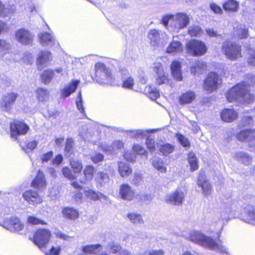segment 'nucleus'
<instances>
[{
    "label": "nucleus",
    "mask_w": 255,
    "mask_h": 255,
    "mask_svg": "<svg viewBox=\"0 0 255 255\" xmlns=\"http://www.w3.org/2000/svg\"><path fill=\"white\" fill-rule=\"evenodd\" d=\"M252 81L246 84L242 82L232 88L226 94V98L229 102L237 101L239 103L249 104L255 100L253 95L249 93V86L254 84L255 77L251 76Z\"/></svg>",
    "instance_id": "nucleus-1"
},
{
    "label": "nucleus",
    "mask_w": 255,
    "mask_h": 255,
    "mask_svg": "<svg viewBox=\"0 0 255 255\" xmlns=\"http://www.w3.org/2000/svg\"><path fill=\"white\" fill-rule=\"evenodd\" d=\"M188 239L192 242L205 248H209L217 252L227 253V248L221 244H217L210 237L207 236L198 231H192L190 233Z\"/></svg>",
    "instance_id": "nucleus-2"
},
{
    "label": "nucleus",
    "mask_w": 255,
    "mask_h": 255,
    "mask_svg": "<svg viewBox=\"0 0 255 255\" xmlns=\"http://www.w3.org/2000/svg\"><path fill=\"white\" fill-rule=\"evenodd\" d=\"M96 77L98 82L102 84L112 85L115 82V78L109 68L102 63L98 62L95 65Z\"/></svg>",
    "instance_id": "nucleus-3"
},
{
    "label": "nucleus",
    "mask_w": 255,
    "mask_h": 255,
    "mask_svg": "<svg viewBox=\"0 0 255 255\" xmlns=\"http://www.w3.org/2000/svg\"><path fill=\"white\" fill-rule=\"evenodd\" d=\"M96 77L98 82L102 84L112 85L115 82V78L109 68L102 63L98 62L95 65Z\"/></svg>",
    "instance_id": "nucleus-4"
},
{
    "label": "nucleus",
    "mask_w": 255,
    "mask_h": 255,
    "mask_svg": "<svg viewBox=\"0 0 255 255\" xmlns=\"http://www.w3.org/2000/svg\"><path fill=\"white\" fill-rule=\"evenodd\" d=\"M96 77L98 82L102 84L112 85L115 82V78L109 68L102 63L98 62L95 65Z\"/></svg>",
    "instance_id": "nucleus-5"
},
{
    "label": "nucleus",
    "mask_w": 255,
    "mask_h": 255,
    "mask_svg": "<svg viewBox=\"0 0 255 255\" xmlns=\"http://www.w3.org/2000/svg\"><path fill=\"white\" fill-rule=\"evenodd\" d=\"M223 53L228 59L235 61L242 57V46L231 41H226L222 45Z\"/></svg>",
    "instance_id": "nucleus-6"
},
{
    "label": "nucleus",
    "mask_w": 255,
    "mask_h": 255,
    "mask_svg": "<svg viewBox=\"0 0 255 255\" xmlns=\"http://www.w3.org/2000/svg\"><path fill=\"white\" fill-rule=\"evenodd\" d=\"M186 49L188 53L195 56H202L207 51V47L205 43L196 39L189 41L186 44Z\"/></svg>",
    "instance_id": "nucleus-7"
},
{
    "label": "nucleus",
    "mask_w": 255,
    "mask_h": 255,
    "mask_svg": "<svg viewBox=\"0 0 255 255\" xmlns=\"http://www.w3.org/2000/svg\"><path fill=\"white\" fill-rule=\"evenodd\" d=\"M148 37L150 40L151 45L155 48L163 47L169 38L165 32H159L156 29H152L150 31Z\"/></svg>",
    "instance_id": "nucleus-8"
},
{
    "label": "nucleus",
    "mask_w": 255,
    "mask_h": 255,
    "mask_svg": "<svg viewBox=\"0 0 255 255\" xmlns=\"http://www.w3.org/2000/svg\"><path fill=\"white\" fill-rule=\"evenodd\" d=\"M51 237V232L47 229H40L34 234L32 242L39 249L44 248Z\"/></svg>",
    "instance_id": "nucleus-9"
},
{
    "label": "nucleus",
    "mask_w": 255,
    "mask_h": 255,
    "mask_svg": "<svg viewBox=\"0 0 255 255\" xmlns=\"http://www.w3.org/2000/svg\"><path fill=\"white\" fill-rule=\"evenodd\" d=\"M190 23L189 15L185 12H177L174 14L173 21H171L170 26L177 32L187 26Z\"/></svg>",
    "instance_id": "nucleus-10"
},
{
    "label": "nucleus",
    "mask_w": 255,
    "mask_h": 255,
    "mask_svg": "<svg viewBox=\"0 0 255 255\" xmlns=\"http://www.w3.org/2000/svg\"><path fill=\"white\" fill-rule=\"evenodd\" d=\"M221 83V79L219 76L215 73H209L205 80L203 88L208 93L216 90Z\"/></svg>",
    "instance_id": "nucleus-11"
},
{
    "label": "nucleus",
    "mask_w": 255,
    "mask_h": 255,
    "mask_svg": "<svg viewBox=\"0 0 255 255\" xmlns=\"http://www.w3.org/2000/svg\"><path fill=\"white\" fill-rule=\"evenodd\" d=\"M2 226L6 230L14 233H19L24 228V224L16 217L5 219L3 222Z\"/></svg>",
    "instance_id": "nucleus-12"
},
{
    "label": "nucleus",
    "mask_w": 255,
    "mask_h": 255,
    "mask_svg": "<svg viewBox=\"0 0 255 255\" xmlns=\"http://www.w3.org/2000/svg\"><path fill=\"white\" fill-rule=\"evenodd\" d=\"M18 97V94L13 92H7L4 94L0 102L2 110L8 112H10Z\"/></svg>",
    "instance_id": "nucleus-13"
},
{
    "label": "nucleus",
    "mask_w": 255,
    "mask_h": 255,
    "mask_svg": "<svg viewBox=\"0 0 255 255\" xmlns=\"http://www.w3.org/2000/svg\"><path fill=\"white\" fill-rule=\"evenodd\" d=\"M16 41L23 45L31 44L33 40V35L31 32L25 28H20L15 33Z\"/></svg>",
    "instance_id": "nucleus-14"
},
{
    "label": "nucleus",
    "mask_w": 255,
    "mask_h": 255,
    "mask_svg": "<svg viewBox=\"0 0 255 255\" xmlns=\"http://www.w3.org/2000/svg\"><path fill=\"white\" fill-rule=\"evenodd\" d=\"M10 136L12 138L17 139L20 135L25 134L29 128L25 123L20 121H14L10 124Z\"/></svg>",
    "instance_id": "nucleus-15"
},
{
    "label": "nucleus",
    "mask_w": 255,
    "mask_h": 255,
    "mask_svg": "<svg viewBox=\"0 0 255 255\" xmlns=\"http://www.w3.org/2000/svg\"><path fill=\"white\" fill-rule=\"evenodd\" d=\"M185 194L182 188H179L175 191L167 195L165 200L168 203L173 205L179 206L182 204L185 197Z\"/></svg>",
    "instance_id": "nucleus-16"
},
{
    "label": "nucleus",
    "mask_w": 255,
    "mask_h": 255,
    "mask_svg": "<svg viewBox=\"0 0 255 255\" xmlns=\"http://www.w3.org/2000/svg\"><path fill=\"white\" fill-rule=\"evenodd\" d=\"M99 147L105 152L108 154H115L124 147V143L120 140H116L111 145H109L105 142H102Z\"/></svg>",
    "instance_id": "nucleus-17"
},
{
    "label": "nucleus",
    "mask_w": 255,
    "mask_h": 255,
    "mask_svg": "<svg viewBox=\"0 0 255 255\" xmlns=\"http://www.w3.org/2000/svg\"><path fill=\"white\" fill-rule=\"evenodd\" d=\"M178 36H173L172 40L166 49L168 54L175 55L183 51V47L182 43L177 40Z\"/></svg>",
    "instance_id": "nucleus-18"
},
{
    "label": "nucleus",
    "mask_w": 255,
    "mask_h": 255,
    "mask_svg": "<svg viewBox=\"0 0 255 255\" xmlns=\"http://www.w3.org/2000/svg\"><path fill=\"white\" fill-rule=\"evenodd\" d=\"M153 69L157 75L156 82L157 84H165L168 82V75L165 73L163 66L160 63H155Z\"/></svg>",
    "instance_id": "nucleus-19"
},
{
    "label": "nucleus",
    "mask_w": 255,
    "mask_h": 255,
    "mask_svg": "<svg viewBox=\"0 0 255 255\" xmlns=\"http://www.w3.org/2000/svg\"><path fill=\"white\" fill-rule=\"evenodd\" d=\"M22 197L30 204H37L42 202V198L37 192L32 190L25 191L22 194Z\"/></svg>",
    "instance_id": "nucleus-20"
},
{
    "label": "nucleus",
    "mask_w": 255,
    "mask_h": 255,
    "mask_svg": "<svg viewBox=\"0 0 255 255\" xmlns=\"http://www.w3.org/2000/svg\"><path fill=\"white\" fill-rule=\"evenodd\" d=\"M197 185L201 188L202 193L206 196L210 195L212 190V186L207 179L204 174L200 173L197 181Z\"/></svg>",
    "instance_id": "nucleus-21"
},
{
    "label": "nucleus",
    "mask_w": 255,
    "mask_h": 255,
    "mask_svg": "<svg viewBox=\"0 0 255 255\" xmlns=\"http://www.w3.org/2000/svg\"><path fill=\"white\" fill-rule=\"evenodd\" d=\"M222 121L227 123H231L236 120L238 116L237 111L233 109H224L220 114Z\"/></svg>",
    "instance_id": "nucleus-22"
},
{
    "label": "nucleus",
    "mask_w": 255,
    "mask_h": 255,
    "mask_svg": "<svg viewBox=\"0 0 255 255\" xmlns=\"http://www.w3.org/2000/svg\"><path fill=\"white\" fill-rule=\"evenodd\" d=\"M120 195L125 200L131 201L134 197V192L128 184H122L120 188Z\"/></svg>",
    "instance_id": "nucleus-23"
},
{
    "label": "nucleus",
    "mask_w": 255,
    "mask_h": 255,
    "mask_svg": "<svg viewBox=\"0 0 255 255\" xmlns=\"http://www.w3.org/2000/svg\"><path fill=\"white\" fill-rule=\"evenodd\" d=\"M80 84L79 80H73L66 86L61 90V97L62 99H65L69 97L76 90L78 86Z\"/></svg>",
    "instance_id": "nucleus-24"
},
{
    "label": "nucleus",
    "mask_w": 255,
    "mask_h": 255,
    "mask_svg": "<svg viewBox=\"0 0 255 255\" xmlns=\"http://www.w3.org/2000/svg\"><path fill=\"white\" fill-rule=\"evenodd\" d=\"M242 220L246 223L255 225V207L249 206L245 209Z\"/></svg>",
    "instance_id": "nucleus-25"
},
{
    "label": "nucleus",
    "mask_w": 255,
    "mask_h": 255,
    "mask_svg": "<svg viewBox=\"0 0 255 255\" xmlns=\"http://www.w3.org/2000/svg\"><path fill=\"white\" fill-rule=\"evenodd\" d=\"M233 157L239 162L245 166L250 165L252 162V157L248 153L244 151H239L236 152Z\"/></svg>",
    "instance_id": "nucleus-26"
},
{
    "label": "nucleus",
    "mask_w": 255,
    "mask_h": 255,
    "mask_svg": "<svg viewBox=\"0 0 255 255\" xmlns=\"http://www.w3.org/2000/svg\"><path fill=\"white\" fill-rule=\"evenodd\" d=\"M51 59V54L48 51H41L37 58L36 63L38 69L42 70Z\"/></svg>",
    "instance_id": "nucleus-27"
},
{
    "label": "nucleus",
    "mask_w": 255,
    "mask_h": 255,
    "mask_svg": "<svg viewBox=\"0 0 255 255\" xmlns=\"http://www.w3.org/2000/svg\"><path fill=\"white\" fill-rule=\"evenodd\" d=\"M63 218L69 220H76L79 218V214L78 210L72 207H65L62 211Z\"/></svg>",
    "instance_id": "nucleus-28"
},
{
    "label": "nucleus",
    "mask_w": 255,
    "mask_h": 255,
    "mask_svg": "<svg viewBox=\"0 0 255 255\" xmlns=\"http://www.w3.org/2000/svg\"><path fill=\"white\" fill-rule=\"evenodd\" d=\"M237 138L241 141H255V130H243L238 134Z\"/></svg>",
    "instance_id": "nucleus-29"
},
{
    "label": "nucleus",
    "mask_w": 255,
    "mask_h": 255,
    "mask_svg": "<svg viewBox=\"0 0 255 255\" xmlns=\"http://www.w3.org/2000/svg\"><path fill=\"white\" fill-rule=\"evenodd\" d=\"M181 68V63L177 61H173L171 64L170 68L172 76L178 81H182L183 78Z\"/></svg>",
    "instance_id": "nucleus-30"
},
{
    "label": "nucleus",
    "mask_w": 255,
    "mask_h": 255,
    "mask_svg": "<svg viewBox=\"0 0 255 255\" xmlns=\"http://www.w3.org/2000/svg\"><path fill=\"white\" fill-rule=\"evenodd\" d=\"M40 43L43 46L52 45L54 42L53 36L48 32H42L38 34Z\"/></svg>",
    "instance_id": "nucleus-31"
},
{
    "label": "nucleus",
    "mask_w": 255,
    "mask_h": 255,
    "mask_svg": "<svg viewBox=\"0 0 255 255\" xmlns=\"http://www.w3.org/2000/svg\"><path fill=\"white\" fill-rule=\"evenodd\" d=\"M33 187L37 188L39 190L45 189L46 186V183L44 175L43 173L39 171L37 176L31 183Z\"/></svg>",
    "instance_id": "nucleus-32"
},
{
    "label": "nucleus",
    "mask_w": 255,
    "mask_h": 255,
    "mask_svg": "<svg viewBox=\"0 0 255 255\" xmlns=\"http://www.w3.org/2000/svg\"><path fill=\"white\" fill-rule=\"evenodd\" d=\"M206 64L202 61H197L193 63L190 67L191 74L196 75L201 74L206 69Z\"/></svg>",
    "instance_id": "nucleus-33"
},
{
    "label": "nucleus",
    "mask_w": 255,
    "mask_h": 255,
    "mask_svg": "<svg viewBox=\"0 0 255 255\" xmlns=\"http://www.w3.org/2000/svg\"><path fill=\"white\" fill-rule=\"evenodd\" d=\"M95 171V169L93 166L91 165H86L83 170L84 178L80 179V182L85 184L87 181L92 180Z\"/></svg>",
    "instance_id": "nucleus-34"
},
{
    "label": "nucleus",
    "mask_w": 255,
    "mask_h": 255,
    "mask_svg": "<svg viewBox=\"0 0 255 255\" xmlns=\"http://www.w3.org/2000/svg\"><path fill=\"white\" fill-rule=\"evenodd\" d=\"M239 2L235 0H228L223 5V9L228 12H236L239 9Z\"/></svg>",
    "instance_id": "nucleus-35"
},
{
    "label": "nucleus",
    "mask_w": 255,
    "mask_h": 255,
    "mask_svg": "<svg viewBox=\"0 0 255 255\" xmlns=\"http://www.w3.org/2000/svg\"><path fill=\"white\" fill-rule=\"evenodd\" d=\"M155 129L152 130H142V129H133L128 131L129 136L131 137L135 138L137 139L143 138L146 137L148 133L150 132H154Z\"/></svg>",
    "instance_id": "nucleus-36"
},
{
    "label": "nucleus",
    "mask_w": 255,
    "mask_h": 255,
    "mask_svg": "<svg viewBox=\"0 0 255 255\" xmlns=\"http://www.w3.org/2000/svg\"><path fill=\"white\" fill-rule=\"evenodd\" d=\"M95 180L98 187L103 186L110 181L109 175L104 172H98L96 175Z\"/></svg>",
    "instance_id": "nucleus-37"
},
{
    "label": "nucleus",
    "mask_w": 255,
    "mask_h": 255,
    "mask_svg": "<svg viewBox=\"0 0 255 255\" xmlns=\"http://www.w3.org/2000/svg\"><path fill=\"white\" fill-rule=\"evenodd\" d=\"M195 93L189 91L182 94L179 97V102L181 104H190L196 98Z\"/></svg>",
    "instance_id": "nucleus-38"
},
{
    "label": "nucleus",
    "mask_w": 255,
    "mask_h": 255,
    "mask_svg": "<svg viewBox=\"0 0 255 255\" xmlns=\"http://www.w3.org/2000/svg\"><path fill=\"white\" fill-rule=\"evenodd\" d=\"M140 91L143 92L152 100H156L159 96L158 91L156 89L152 88L150 86H146L144 89L140 88Z\"/></svg>",
    "instance_id": "nucleus-39"
},
{
    "label": "nucleus",
    "mask_w": 255,
    "mask_h": 255,
    "mask_svg": "<svg viewBox=\"0 0 255 255\" xmlns=\"http://www.w3.org/2000/svg\"><path fill=\"white\" fill-rule=\"evenodd\" d=\"M118 166V170L122 177H127L131 173L132 169L128 164L121 161L119 162Z\"/></svg>",
    "instance_id": "nucleus-40"
},
{
    "label": "nucleus",
    "mask_w": 255,
    "mask_h": 255,
    "mask_svg": "<svg viewBox=\"0 0 255 255\" xmlns=\"http://www.w3.org/2000/svg\"><path fill=\"white\" fill-rule=\"evenodd\" d=\"M122 81L123 87L124 88L131 89L134 84L133 78L129 75V73L123 74Z\"/></svg>",
    "instance_id": "nucleus-41"
},
{
    "label": "nucleus",
    "mask_w": 255,
    "mask_h": 255,
    "mask_svg": "<svg viewBox=\"0 0 255 255\" xmlns=\"http://www.w3.org/2000/svg\"><path fill=\"white\" fill-rule=\"evenodd\" d=\"M188 162L190 166V170L194 171L198 168V160L193 152H190L188 155Z\"/></svg>",
    "instance_id": "nucleus-42"
},
{
    "label": "nucleus",
    "mask_w": 255,
    "mask_h": 255,
    "mask_svg": "<svg viewBox=\"0 0 255 255\" xmlns=\"http://www.w3.org/2000/svg\"><path fill=\"white\" fill-rule=\"evenodd\" d=\"M152 163L154 168L160 172H166V167L165 166L162 159L155 157L153 159Z\"/></svg>",
    "instance_id": "nucleus-43"
},
{
    "label": "nucleus",
    "mask_w": 255,
    "mask_h": 255,
    "mask_svg": "<svg viewBox=\"0 0 255 255\" xmlns=\"http://www.w3.org/2000/svg\"><path fill=\"white\" fill-rule=\"evenodd\" d=\"M157 147L159 148V151L163 155L167 156L171 153L174 150V145L165 143L163 144H157Z\"/></svg>",
    "instance_id": "nucleus-44"
},
{
    "label": "nucleus",
    "mask_w": 255,
    "mask_h": 255,
    "mask_svg": "<svg viewBox=\"0 0 255 255\" xmlns=\"http://www.w3.org/2000/svg\"><path fill=\"white\" fill-rule=\"evenodd\" d=\"M11 49L10 43L6 40L0 39V57L8 53Z\"/></svg>",
    "instance_id": "nucleus-45"
},
{
    "label": "nucleus",
    "mask_w": 255,
    "mask_h": 255,
    "mask_svg": "<svg viewBox=\"0 0 255 255\" xmlns=\"http://www.w3.org/2000/svg\"><path fill=\"white\" fill-rule=\"evenodd\" d=\"M129 221L134 224L141 225L144 223V221L141 215L136 213H130L127 215Z\"/></svg>",
    "instance_id": "nucleus-46"
},
{
    "label": "nucleus",
    "mask_w": 255,
    "mask_h": 255,
    "mask_svg": "<svg viewBox=\"0 0 255 255\" xmlns=\"http://www.w3.org/2000/svg\"><path fill=\"white\" fill-rule=\"evenodd\" d=\"M122 247L118 243L115 242L109 243L106 247L107 250L110 253L117 255L121 250Z\"/></svg>",
    "instance_id": "nucleus-47"
},
{
    "label": "nucleus",
    "mask_w": 255,
    "mask_h": 255,
    "mask_svg": "<svg viewBox=\"0 0 255 255\" xmlns=\"http://www.w3.org/2000/svg\"><path fill=\"white\" fill-rule=\"evenodd\" d=\"M37 98L39 101L43 102L49 99V91L45 89L38 88L36 90Z\"/></svg>",
    "instance_id": "nucleus-48"
},
{
    "label": "nucleus",
    "mask_w": 255,
    "mask_h": 255,
    "mask_svg": "<svg viewBox=\"0 0 255 255\" xmlns=\"http://www.w3.org/2000/svg\"><path fill=\"white\" fill-rule=\"evenodd\" d=\"M188 33L191 37H200L203 33V30L199 25H192L189 27Z\"/></svg>",
    "instance_id": "nucleus-49"
},
{
    "label": "nucleus",
    "mask_w": 255,
    "mask_h": 255,
    "mask_svg": "<svg viewBox=\"0 0 255 255\" xmlns=\"http://www.w3.org/2000/svg\"><path fill=\"white\" fill-rule=\"evenodd\" d=\"M70 164L75 173H80L83 168L82 162L79 160L71 159Z\"/></svg>",
    "instance_id": "nucleus-50"
},
{
    "label": "nucleus",
    "mask_w": 255,
    "mask_h": 255,
    "mask_svg": "<svg viewBox=\"0 0 255 255\" xmlns=\"http://www.w3.org/2000/svg\"><path fill=\"white\" fill-rule=\"evenodd\" d=\"M72 199L76 203H81L82 202L83 194L81 190H72L70 192Z\"/></svg>",
    "instance_id": "nucleus-51"
},
{
    "label": "nucleus",
    "mask_w": 255,
    "mask_h": 255,
    "mask_svg": "<svg viewBox=\"0 0 255 255\" xmlns=\"http://www.w3.org/2000/svg\"><path fill=\"white\" fill-rule=\"evenodd\" d=\"M54 73L52 70H45L41 74V80L44 84H49L54 77Z\"/></svg>",
    "instance_id": "nucleus-52"
},
{
    "label": "nucleus",
    "mask_w": 255,
    "mask_h": 255,
    "mask_svg": "<svg viewBox=\"0 0 255 255\" xmlns=\"http://www.w3.org/2000/svg\"><path fill=\"white\" fill-rule=\"evenodd\" d=\"M101 246L100 244L87 245L82 247V251L85 253L96 254L97 250H101Z\"/></svg>",
    "instance_id": "nucleus-53"
},
{
    "label": "nucleus",
    "mask_w": 255,
    "mask_h": 255,
    "mask_svg": "<svg viewBox=\"0 0 255 255\" xmlns=\"http://www.w3.org/2000/svg\"><path fill=\"white\" fill-rule=\"evenodd\" d=\"M76 104L77 109L81 113H84V108L83 107V101L81 91H79L77 99L76 100Z\"/></svg>",
    "instance_id": "nucleus-54"
},
{
    "label": "nucleus",
    "mask_w": 255,
    "mask_h": 255,
    "mask_svg": "<svg viewBox=\"0 0 255 255\" xmlns=\"http://www.w3.org/2000/svg\"><path fill=\"white\" fill-rule=\"evenodd\" d=\"M62 173L64 177L70 180H73L76 178V177L73 174L71 170L68 167H63L62 169Z\"/></svg>",
    "instance_id": "nucleus-55"
},
{
    "label": "nucleus",
    "mask_w": 255,
    "mask_h": 255,
    "mask_svg": "<svg viewBox=\"0 0 255 255\" xmlns=\"http://www.w3.org/2000/svg\"><path fill=\"white\" fill-rule=\"evenodd\" d=\"M27 223L32 225H36L39 224H46L44 221L41 219L32 216H29L27 218Z\"/></svg>",
    "instance_id": "nucleus-56"
},
{
    "label": "nucleus",
    "mask_w": 255,
    "mask_h": 255,
    "mask_svg": "<svg viewBox=\"0 0 255 255\" xmlns=\"http://www.w3.org/2000/svg\"><path fill=\"white\" fill-rule=\"evenodd\" d=\"M84 194L87 198L94 201L98 200L99 198V194L91 189L85 190Z\"/></svg>",
    "instance_id": "nucleus-57"
},
{
    "label": "nucleus",
    "mask_w": 255,
    "mask_h": 255,
    "mask_svg": "<svg viewBox=\"0 0 255 255\" xmlns=\"http://www.w3.org/2000/svg\"><path fill=\"white\" fill-rule=\"evenodd\" d=\"M248 53L249 55V57L248 58V62L249 63L252 65L255 66V51L254 49H252L251 48H247V49Z\"/></svg>",
    "instance_id": "nucleus-58"
},
{
    "label": "nucleus",
    "mask_w": 255,
    "mask_h": 255,
    "mask_svg": "<svg viewBox=\"0 0 255 255\" xmlns=\"http://www.w3.org/2000/svg\"><path fill=\"white\" fill-rule=\"evenodd\" d=\"M176 137L177 138L178 141L180 144L184 147H189L190 142L188 139L185 137L184 135L177 133L176 134Z\"/></svg>",
    "instance_id": "nucleus-59"
},
{
    "label": "nucleus",
    "mask_w": 255,
    "mask_h": 255,
    "mask_svg": "<svg viewBox=\"0 0 255 255\" xmlns=\"http://www.w3.org/2000/svg\"><path fill=\"white\" fill-rule=\"evenodd\" d=\"M237 33L240 39L246 38L248 36V29L241 26L238 28Z\"/></svg>",
    "instance_id": "nucleus-60"
},
{
    "label": "nucleus",
    "mask_w": 255,
    "mask_h": 255,
    "mask_svg": "<svg viewBox=\"0 0 255 255\" xmlns=\"http://www.w3.org/2000/svg\"><path fill=\"white\" fill-rule=\"evenodd\" d=\"M139 198L142 202L148 203L152 201L153 196L150 193H143L140 195Z\"/></svg>",
    "instance_id": "nucleus-61"
},
{
    "label": "nucleus",
    "mask_w": 255,
    "mask_h": 255,
    "mask_svg": "<svg viewBox=\"0 0 255 255\" xmlns=\"http://www.w3.org/2000/svg\"><path fill=\"white\" fill-rule=\"evenodd\" d=\"M104 156L103 154L100 153H96L93 155H91V159L94 163H98L103 160Z\"/></svg>",
    "instance_id": "nucleus-62"
},
{
    "label": "nucleus",
    "mask_w": 255,
    "mask_h": 255,
    "mask_svg": "<svg viewBox=\"0 0 255 255\" xmlns=\"http://www.w3.org/2000/svg\"><path fill=\"white\" fill-rule=\"evenodd\" d=\"M146 144L147 148L150 152H153L155 149V141L149 137H147L146 141Z\"/></svg>",
    "instance_id": "nucleus-63"
},
{
    "label": "nucleus",
    "mask_w": 255,
    "mask_h": 255,
    "mask_svg": "<svg viewBox=\"0 0 255 255\" xmlns=\"http://www.w3.org/2000/svg\"><path fill=\"white\" fill-rule=\"evenodd\" d=\"M134 152L137 154L142 155L146 153L145 149L141 146L138 144H134L132 147Z\"/></svg>",
    "instance_id": "nucleus-64"
}]
</instances>
